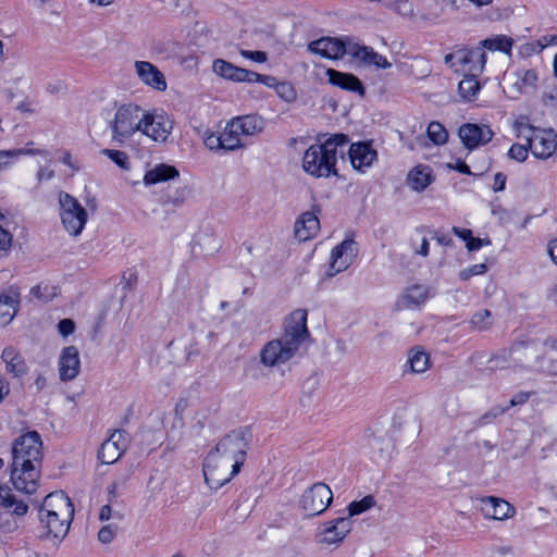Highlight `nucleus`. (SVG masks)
I'll return each mask as SVG.
<instances>
[{"label":"nucleus","instance_id":"47","mask_svg":"<svg viewBox=\"0 0 557 557\" xmlns=\"http://www.w3.org/2000/svg\"><path fill=\"white\" fill-rule=\"evenodd\" d=\"M487 271V267L485 263L473 264L469 268H466L459 272V278L462 281H468L474 275L484 274Z\"/></svg>","mask_w":557,"mask_h":557},{"label":"nucleus","instance_id":"16","mask_svg":"<svg viewBox=\"0 0 557 557\" xmlns=\"http://www.w3.org/2000/svg\"><path fill=\"white\" fill-rule=\"evenodd\" d=\"M529 148L537 159L550 158L557 149V133L553 128L537 129Z\"/></svg>","mask_w":557,"mask_h":557},{"label":"nucleus","instance_id":"1","mask_svg":"<svg viewBox=\"0 0 557 557\" xmlns=\"http://www.w3.org/2000/svg\"><path fill=\"white\" fill-rule=\"evenodd\" d=\"M248 440L243 431H232L207 455L202 471L206 483L218 490L239 471L246 460Z\"/></svg>","mask_w":557,"mask_h":557},{"label":"nucleus","instance_id":"56","mask_svg":"<svg viewBox=\"0 0 557 557\" xmlns=\"http://www.w3.org/2000/svg\"><path fill=\"white\" fill-rule=\"evenodd\" d=\"M58 329L62 336H67L74 332L75 324L71 319H63L59 322Z\"/></svg>","mask_w":557,"mask_h":557},{"label":"nucleus","instance_id":"64","mask_svg":"<svg viewBox=\"0 0 557 557\" xmlns=\"http://www.w3.org/2000/svg\"><path fill=\"white\" fill-rule=\"evenodd\" d=\"M434 238L440 245L443 246H450L453 244L451 237L444 233L435 232Z\"/></svg>","mask_w":557,"mask_h":557},{"label":"nucleus","instance_id":"39","mask_svg":"<svg viewBox=\"0 0 557 557\" xmlns=\"http://www.w3.org/2000/svg\"><path fill=\"white\" fill-rule=\"evenodd\" d=\"M376 505L375 498L372 495H367L360 500L351 502L348 507V517L349 519L354 516L360 515Z\"/></svg>","mask_w":557,"mask_h":557},{"label":"nucleus","instance_id":"10","mask_svg":"<svg viewBox=\"0 0 557 557\" xmlns=\"http://www.w3.org/2000/svg\"><path fill=\"white\" fill-rule=\"evenodd\" d=\"M173 128V123L164 113L144 112L140 132L158 143L166 141Z\"/></svg>","mask_w":557,"mask_h":557},{"label":"nucleus","instance_id":"29","mask_svg":"<svg viewBox=\"0 0 557 557\" xmlns=\"http://www.w3.org/2000/svg\"><path fill=\"white\" fill-rule=\"evenodd\" d=\"M1 359L5 363V370L14 377H20L27 372V366L24 358L13 347H5Z\"/></svg>","mask_w":557,"mask_h":557},{"label":"nucleus","instance_id":"35","mask_svg":"<svg viewBox=\"0 0 557 557\" xmlns=\"http://www.w3.org/2000/svg\"><path fill=\"white\" fill-rule=\"evenodd\" d=\"M512 45L513 40L505 35L486 38L480 42V47H482L484 51L488 49L491 51H502L505 53L510 52Z\"/></svg>","mask_w":557,"mask_h":557},{"label":"nucleus","instance_id":"6","mask_svg":"<svg viewBox=\"0 0 557 557\" xmlns=\"http://www.w3.org/2000/svg\"><path fill=\"white\" fill-rule=\"evenodd\" d=\"M144 111L134 104L121 106L110 123L112 139L116 143H124L134 133L141 129Z\"/></svg>","mask_w":557,"mask_h":557},{"label":"nucleus","instance_id":"43","mask_svg":"<svg viewBox=\"0 0 557 557\" xmlns=\"http://www.w3.org/2000/svg\"><path fill=\"white\" fill-rule=\"evenodd\" d=\"M39 520L41 525L47 530L48 534L53 535L55 539H63L66 534H60L55 530V523H60L61 519L57 518V516H51L46 513L39 509Z\"/></svg>","mask_w":557,"mask_h":557},{"label":"nucleus","instance_id":"31","mask_svg":"<svg viewBox=\"0 0 557 557\" xmlns=\"http://www.w3.org/2000/svg\"><path fill=\"white\" fill-rule=\"evenodd\" d=\"M178 175L180 172L175 166L161 163L146 172L144 184L146 186L156 185L169 180H174L178 177Z\"/></svg>","mask_w":557,"mask_h":557},{"label":"nucleus","instance_id":"5","mask_svg":"<svg viewBox=\"0 0 557 557\" xmlns=\"http://www.w3.org/2000/svg\"><path fill=\"white\" fill-rule=\"evenodd\" d=\"M42 458V441L38 432L28 431L14 440L11 466H41Z\"/></svg>","mask_w":557,"mask_h":557},{"label":"nucleus","instance_id":"54","mask_svg":"<svg viewBox=\"0 0 557 557\" xmlns=\"http://www.w3.org/2000/svg\"><path fill=\"white\" fill-rule=\"evenodd\" d=\"M115 536V532L112 530L111 525H104L98 532V540L102 544H109L113 541Z\"/></svg>","mask_w":557,"mask_h":557},{"label":"nucleus","instance_id":"53","mask_svg":"<svg viewBox=\"0 0 557 557\" xmlns=\"http://www.w3.org/2000/svg\"><path fill=\"white\" fill-rule=\"evenodd\" d=\"M240 55L249 59L257 63H263L267 61V53L263 51H250V50H244L242 49L239 51Z\"/></svg>","mask_w":557,"mask_h":557},{"label":"nucleus","instance_id":"13","mask_svg":"<svg viewBox=\"0 0 557 557\" xmlns=\"http://www.w3.org/2000/svg\"><path fill=\"white\" fill-rule=\"evenodd\" d=\"M539 75L535 70H519L506 78L507 90L512 98L536 90Z\"/></svg>","mask_w":557,"mask_h":557},{"label":"nucleus","instance_id":"26","mask_svg":"<svg viewBox=\"0 0 557 557\" xmlns=\"http://www.w3.org/2000/svg\"><path fill=\"white\" fill-rule=\"evenodd\" d=\"M329 82L344 90L354 91L362 96L364 88L361 81L351 73H343L334 69L326 70Z\"/></svg>","mask_w":557,"mask_h":557},{"label":"nucleus","instance_id":"27","mask_svg":"<svg viewBox=\"0 0 557 557\" xmlns=\"http://www.w3.org/2000/svg\"><path fill=\"white\" fill-rule=\"evenodd\" d=\"M20 305V294L10 289L5 294L0 295V325H8L17 312Z\"/></svg>","mask_w":557,"mask_h":557},{"label":"nucleus","instance_id":"63","mask_svg":"<svg viewBox=\"0 0 557 557\" xmlns=\"http://www.w3.org/2000/svg\"><path fill=\"white\" fill-rule=\"evenodd\" d=\"M547 253L552 258L553 262L557 264V238L547 244Z\"/></svg>","mask_w":557,"mask_h":557},{"label":"nucleus","instance_id":"55","mask_svg":"<svg viewBox=\"0 0 557 557\" xmlns=\"http://www.w3.org/2000/svg\"><path fill=\"white\" fill-rule=\"evenodd\" d=\"M491 245V240L488 238H478L471 237L470 240L466 244V247L469 251L479 250L483 246Z\"/></svg>","mask_w":557,"mask_h":557},{"label":"nucleus","instance_id":"41","mask_svg":"<svg viewBox=\"0 0 557 557\" xmlns=\"http://www.w3.org/2000/svg\"><path fill=\"white\" fill-rule=\"evenodd\" d=\"M46 153L45 151H34L26 150L24 148L21 149H11V150H0V170L10 165L14 159L23 156V154H33V153Z\"/></svg>","mask_w":557,"mask_h":557},{"label":"nucleus","instance_id":"59","mask_svg":"<svg viewBox=\"0 0 557 557\" xmlns=\"http://www.w3.org/2000/svg\"><path fill=\"white\" fill-rule=\"evenodd\" d=\"M54 176V171L48 166L41 168L37 173V180L39 183L49 181Z\"/></svg>","mask_w":557,"mask_h":557},{"label":"nucleus","instance_id":"21","mask_svg":"<svg viewBox=\"0 0 557 557\" xmlns=\"http://www.w3.org/2000/svg\"><path fill=\"white\" fill-rule=\"evenodd\" d=\"M134 66L141 83L159 91H164L166 89L168 84L165 76L151 62L136 61Z\"/></svg>","mask_w":557,"mask_h":557},{"label":"nucleus","instance_id":"34","mask_svg":"<svg viewBox=\"0 0 557 557\" xmlns=\"http://www.w3.org/2000/svg\"><path fill=\"white\" fill-rule=\"evenodd\" d=\"M407 364L412 373H423L431 367L430 355L420 347H414L408 352Z\"/></svg>","mask_w":557,"mask_h":557},{"label":"nucleus","instance_id":"2","mask_svg":"<svg viewBox=\"0 0 557 557\" xmlns=\"http://www.w3.org/2000/svg\"><path fill=\"white\" fill-rule=\"evenodd\" d=\"M307 315V310L296 309L284 319L282 335L269 341L260 350V362L264 367L284 364L298 354L310 337Z\"/></svg>","mask_w":557,"mask_h":557},{"label":"nucleus","instance_id":"60","mask_svg":"<svg viewBox=\"0 0 557 557\" xmlns=\"http://www.w3.org/2000/svg\"><path fill=\"white\" fill-rule=\"evenodd\" d=\"M453 232L456 236H458L459 238H461L462 240L466 242V244L468 243V240H470V238L472 237V231L469 230V228H461V227H457V226H454L453 227Z\"/></svg>","mask_w":557,"mask_h":557},{"label":"nucleus","instance_id":"15","mask_svg":"<svg viewBox=\"0 0 557 557\" xmlns=\"http://www.w3.org/2000/svg\"><path fill=\"white\" fill-rule=\"evenodd\" d=\"M358 252L357 244L352 239H345L331 252L329 275L333 276L346 270L355 260Z\"/></svg>","mask_w":557,"mask_h":557},{"label":"nucleus","instance_id":"48","mask_svg":"<svg viewBox=\"0 0 557 557\" xmlns=\"http://www.w3.org/2000/svg\"><path fill=\"white\" fill-rule=\"evenodd\" d=\"M126 480L125 479H119L113 481L108 486V502L112 503L114 502L125 490Z\"/></svg>","mask_w":557,"mask_h":557},{"label":"nucleus","instance_id":"9","mask_svg":"<svg viewBox=\"0 0 557 557\" xmlns=\"http://www.w3.org/2000/svg\"><path fill=\"white\" fill-rule=\"evenodd\" d=\"M333 500L331 488L324 483H314L307 488L299 500L300 508L309 517L324 512Z\"/></svg>","mask_w":557,"mask_h":557},{"label":"nucleus","instance_id":"25","mask_svg":"<svg viewBox=\"0 0 557 557\" xmlns=\"http://www.w3.org/2000/svg\"><path fill=\"white\" fill-rule=\"evenodd\" d=\"M348 154L352 168L361 172L371 166L377 156L376 151L367 143H356L350 145Z\"/></svg>","mask_w":557,"mask_h":557},{"label":"nucleus","instance_id":"36","mask_svg":"<svg viewBox=\"0 0 557 557\" xmlns=\"http://www.w3.org/2000/svg\"><path fill=\"white\" fill-rule=\"evenodd\" d=\"M240 136L243 135L239 134L238 129H235L234 122L231 120L221 134L223 150L232 151L240 148L243 146L240 143Z\"/></svg>","mask_w":557,"mask_h":557},{"label":"nucleus","instance_id":"28","mask_svg":"<svg viewBox=\"0 0 557 557\" xmlns=\"http://www.w3.org/2000/svg\"><path fill=\"white\" fill-rule=\"evenodd\" d=\"M212 70L216 75L234 82L247 83L249 75V70L235 66L234 64L222 59H216L213 61Z\"/></svg>","mask_w":557,"mask_h":557},{"label":"nucleus","instance_id":"20","mask_svg":"<svg viewBox=\"0 0 557 557\" xmlns=\"http://www.w3.org/2000/svg\"><path fill=\"white\" fill-rule=\"evenodd\" d=\"M348 47V54L357 59L363 65L372 66L376 70L392 67V63L387 61L385 57L377 53L369 46H362L352 41Z\"/></svg>","mask_w":557,"mask_h":557},{"label":"nucleus","instance_id":"23","mask_svg":"<svg viewBox=\"0 0 557 557\" xmlns=\"http://www.w3.org/2000/svg\"><path fill=\"white\" fill-rule=\"evenodd\" d=\"M319 209L313 206L312 211L304 212L295 222V237L300 242H306L314 237L320 230L318 218Z\"/></svg>","mask_w":557,"mask_h":557},{"label":"nucleus","instance_id":"62","mask_svg":"<svg viewBox=\"0 0 557 557\" xmlns=\"http://www.w3.org/2000/svg\"><path fill=\"white\" fill-rule=\"evenodd\" d=\"M506 176L503 173H496L494 176V190L500 191L505 188Z\"/></svg>","mask_w":557,"mask_h":557},{"label":"nucleus","instance_id":"52","mask_svg":"<svg viewBox=\"0 0 557 557\" xmlns=\"http://www.w3.org/2000/svg\"><path fill=\"white\" fill-rule=\"evenodd\" d=\"M508 410V407L496 406L484 413L481 418L483 423H491L494 419L503 416Z\"/></svg>","mask_w":557,"mask_h":557},{"label":"nucleus","instance_id":"32","mask_svg":"<svg viewBox=\"0 0 557 557\" xmlns=\"http://www.w3.org/2000/svg\"><path fill=\"white\" fill-rule=\"evenodd\" d=\"M432 182V170L426 165H417L407 175L408 186L416 191H423Z\"/></svg>","mask_w":557,"mask_h":557},{"label":"nucleus","instance_id":"58","mask_svg":"<svg viewBox=\"0 0 557 557\" xmlns=\"http://www.w3.org/2000/svg\"><path fill=\"white\" fill-rule=\"evenodd\" d=\"M527 350L528 348L524 347L523 345H518L509 351V356L512 359V361L518 362L521 361V357L525 355Z\"/></svg>","mask_w":557,"mask_h":557},{"label":"nucleus","instance_id":"7","mask_svg":"<svg viewBox=\"0 0 557 557\" xmlns=\"http://www.w3.org/2000/svg\"><path fill=\"white\" fill-rule=\"evenodd\" d=\"M444 61L447 65L463 74L478 76L484 70L486 63V52L482 47L461 48L445 55Z\"/></svg>","mask_w":557,"mask_h":557},{"label":"nucleus","instance_id":"51","mask_svg":"<svg viewBox=\"0 0 557 557\" xmlns=\"http://www.w3.org/2000/svg\"><path fill=\"white\" fill-rule=\"evenodd\" d=\"M277 94L286 101H293L296 97L295 90L289 83H280L275 86Z\"/></svg>","mask_w":557,"mask_h":557},{"label":"nucleus","instance_id":"50","mask_svg":"<svg viewBox=\"0 0 557 557\" xmlns=\"http://www.w3.org/2000/svg\"><path fill=\"white\" fill-rule=\"evenodd\" d=\"M247 83H260L268 87H275V78L270 75H262L257 72L249 71Z\"/></svg>","mask_w":557,"mask_h":557},{"label":"nucleus","instance_id":"46","mask_svg":"<svg viewBox=\"0 0 557 557\" xmlns=\"http://www.w3.org/2000/svg\"><path fill=\"white\" fill-rule=\"evenodd\" d=\"M13 236L0 225V257H7L12 248Z\"/></svg>","mask_w":557,"mask_h":557},{"label":"nucleus","instance_id":"57","mask_svg":"<svg viewBox=\"0 0 557 557\" xmlns=\"http://www.w3.org/2000/svg\"><path fill=\"white\" fill-rule=\"evenodd\" d=\"M530 395L528 393H518L516 394L510 400H509V404H508V409L510 407H515V406H519V405H523L528 401Z\"/></svg>","mask_w":557,"mask_h":557},{"label":"nucleus","instance_id":"30","mask_svg":"<svg viewBox=\"0 0 557 557\" xmlns=\"http://www.w3.org/2000/svg\"><path fill=\"white\" fill-rule=\"evenodd\" d=\"M235 129L243 136H253L264 128V120L257 114H248L233 117Z\"/></svg>","mask_w":557,"mask_h":557},{"label":"nucleus","instance_id":"8","mask_svg":"<svg viewBox=\"0 0 557 557\" xmlns=\"http://www.w3.org/2000/svg\"><path fill=\"white\" fill-rule=\"evenodd\" d=\"M39 509L60 518L61 522L54 525L55 531L60 534H67L74 516V506L63 492H53L47 495Z\"/></svg>","mask_w":557,"mask_h":557},{"label":"nucleus","instance_id":"18","mask_svg":"<svg viewBox=\"0 0 557 557\" xmlns=\"http://www.w3.org/2000/svg\"><path fill=\"white\" fill-rule=\"evenodd\" d=\"M352 529V521L349 517L336 518L324 524L320 532V543L332 545L342 543Z\"/></svg>","mask_w":557,"mask_h":557},{"label":"nucleus","instance_id":"11","mask_svg":"<svg viewBox=\"0 0 557 557\" xmlns=\"http://www.w3.org/2000/svg\"><path fill=\"white\" fill-rule=\"evenodd\" d=\"M351 44L352 41L348 37L344 39L322 37L311 41L308 45V50L326 59L338 60L346 53L348 54V46Z\"/></svg>","mask_w":557,"mask_h":557},{"label":"nucleus","instance_id":"37","mask_svg":"<svg viewBox=\"0 0 557 557\" xmlns=\"http://www.w3.org/2000/svg\"><path fill=\"white\" fill-rule=\"evenodd\" d=\"M513 129L516 132V136L519 138H523L528 143V146H529L531 140L535 136V133H537L539 128H535L532 125H530L528 116L520 115L513 122Z\"/></svg>","mask_w":557,"mask_h":557},{"label":"nucleus","instance_id":"61","mask_svg":"<svg viewBox=\"0 0 557 557\" xmlns=\"http://www.w3.org/2000/svg\"><path fill=\"white\" fill-rule=\"evenodd\" d=\"M504 355H506V352ZM490 362L492 363L491 369H503L509 366L506 360V356H496L495 358L491 359Z\"/></svg>","mask_w":557,"mask_h":557},{"label":"nucleus","instance_id":"4","mask_svg":"<svg viewBox=\"0 0 557 557\" xmlns=\"http://www.w3.org/2000/svg\"><path fill=\"white\" fill-rule=\"evenodd\" d=\"M59 216L70 236H79L88 221V212L81 202L66 191L58 195Z\"/></svg>","mask_w":557,"mask_h":557},{"label":"nucleus","instance_id":"14","mask_svg":"<svg viewBox=\"0 0 557 557\" xmlns=\"http://www.w3.org/2000/svg\"><path fill=\"white\" fill-rule=\"evenodd\" d=\"M127 444L126 433L121 430H114L110 437L101 444L98 457L102 463H114L126 450Z\"/></svg>","mask_w":557,"mask_h":557},{"label":"nucleus","instance_id":"45","mask_svg":"<svg viewBox=\"0 0 557 557\" xmlns=\"http://www.w3.org/2000/svg\"><path fill=\"white\" fill-rule=\"evenodd\" d=\"M529 150L528 143L525 145L513 144L508 151V157L518 162H523L528 158Z\"/></svg>","mask_w":557,"mask_h":557},{"label":"nucleus","instance_id":"22","mask_svg":"<svg viewBox=\"0 0 557 557\" xmlns=\"http://www.w3.org/2000/svg\"><path fill=\"white\" fill-rule=\"evenodd\" d=\"M429 298V288L425 285L413 284L408 286L396 301L399 310L419 309Z\"/></svg>","mask_w":557,"mask_h":557},{"label":"nucleus","instance_id":"44","mask_svg":"<svg viewBox=\"0 0 557 557\" xmlns=\"http://www.w3.org/2000/svg\"><path fill=\"white\" fill-rule=\"evenodd\" d=\"M102 152L121 169L128 168V157L125 152L112 149H104Z\"/></svg>","mask_w":557,"mask_h":557},{"label":"nucleus","instance_id":"33","mask_svg":"<svg viewBox=\"0 0 557 557\" xmlns=\"http://www.w3.org/2000/svg\"><path fill=\"white\" fill-rule=\"evenodd\" d=\"M0 505L11 510L16 516H24L28 510V506L23 502L16 499L12 494L10 487L0 485Z\"/></svg>","mask_w":557,"mask_h":557},{"label":"nucleus","instance_id":"12","mask_svg":"<svg viewBox=\"0 0 557 557\" xmlns=\"http://www.w3.org/2000/svg\"><path fill=\"white\" fill-rule=\"evenodd\" d=\"M41 466H11V481L14 487L25 494H33L39 486Z\"/></svg>","mask_w":557,"mask_h":557},{"label":"nucleus","instance_id":"17","mask_svg":"<svg viewBox=\"0 0 557 557\" xmlns=\"http://www.w3.org/2000/svg\"><path fill=\"white\" fill-rule=\"evenodd\" d=\"M478 500L481 504L480 510L486 519L506 520L515 515L513 506L496 496H483Z\"/></svg>","mask_w":557,"mask_h":557},{"label":"nucleus","instance_id":"40","mask_svg":"<svg viewBox=\"0 0 557 557\" xmlns=\"http://www.w3.org/2000/svg\"><path fill=\"white\" fill-rule=\"evenodd\" d=\"M426 134L435 145H444L448 139V132L440 122H431L426 128Z\"/></svg>","mask_w":557,"mask_h":557},{"label":"nucleus","instance_id":"49","mask_svg":"<svg viewBox=\"0 0 557 557\" xmlns=\"http://www.w3.org/2000/svg\"><path fill=\"white\" fill-rule=\"evenodd\" d=\"M203 144L210 150H223V141L221 135H216L212 132H206L203 134Z\"/></svg>","mask_w":557,"mask_h":557},{"label":"nucleus","instance_id":"3","mask_svg":"<svg viewBox=\"0 0 557 557\" xmlns=\"http://www.w3.org/2000/svg\"><path fill=\"white\" fill-rule=\"evenodd\" d=\"M348 143L344 134H334L323 141L319 139L318 144L311 145L304 153V171L317 178L337 175L336 162L338 158H344Z\"/></svg>","mask_w":557,"mask_h":557},{"label":"nucleus","instance_id":"19","mask_svg":"<svg viewBox=\"0 0 557 557\" xmlns=\"http://www.w3.org/2000/svg\"><path fill=\"white\" fill-rule=\"evenodd\" d=\"M493 136L494 133L487 125L467 123L459 128V137L470 150L490 143Z\"/></svg>","mask_w":557,"mask_h":557},{"label":"nucleus","instance_id":"42","mask_svg":"<svg viewBox=\"0 0 557 557\" xmlns=\"http://www.w3.org/2000/svg\"><path fill=\"white\" fill-rule=\"evenodd\" d=\"M472 326L478 331H485L493 324L492 313L487 309H483L473 314L471 319Z\"/></svg>","mask_w":557,"mask_h":557},{"label":"nucleus","instance_id":"24","mask_svg":"<svg viewBox=\"0 0 557 557\" xmlns=\"http://www.w3.org/2000/svg\"><path fill=\"white\" fill-rule=\"evenodd\" d=\"M81 361L75 346L65 347L59 359V373L62 381H71L79 373Z\"/></svg>","mask_w":557,"mask_h":557},{"label":"nucleus","instance_id":"38","mask_svg":"<svg viewBox=\"0 0 557 557\" xmlns=\"http://www.w3.org/2000/svg\"><path fill=\"white\" fill-rule=\"evenodd\" d=\"M475 77L471 74H465L463 79L460 81L458 89L462 98L471 100L479 91L480 85Z\"/></svg>","mask_w":557,"mask_h":557}]
</instances>
